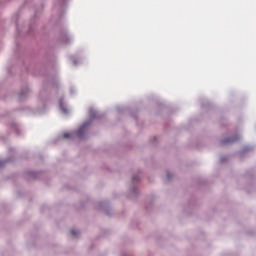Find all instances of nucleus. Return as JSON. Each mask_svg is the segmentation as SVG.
I'll use <instances>...</instances> for the list:
<instances>
[{
    "label": "nucleus",
    "mask_w": 256,
    "mask_h": 256,
    "mask_svg": "<svg viewBox=\"0 0 256 256\" xmlns=\"http://www.w3.org/2000/svg\"><path fill=\"white\" fill-rule=\"evenodd\" d=\"M89 125H91V121L85 122L80 126V128L77 131V136L79 137V139H83Z\"/></svg>",
    "instance_id": "1"
},
{
    "label": "nucleus",
    "mask_w": 256,
    "mask_h": 256,
    "mask_svg": "<svg viewBox=\"0 0 256 256\" xmlns=\"http://www.w3.org/2000/svg\"><path fill=\"white\" fill-rule=\"evenodd\" d=\"M237 139L239 138L238 137L230 138V139L224 140L223 143H233V141H237Z\"/></svg>",
    "instance_id": "2"
},
{
    "label": "nucleus",
    "mask_w": 256,
    "mask_h": 256,
    "mask_svg": "<svg viewBox=\"0 0 256 256\" xmlns=\"http://www.w3.org/2000/svg\"><path fill=\"white\" fill-rule=\"evenodd\" d=\"M63 137H64V139H70V137H72V134L69 132H66L63 134Z\"/></svg>",
    "instance_id": "3"
},
{
    "label": "nucleus",
    "mask_w": 256,
    "mask_h": 256,
    "mask_svg": "<svg viewBox=\"0 0 256 256\" xmlns=\"http://www.w3.org/2000/svg\"><path fill=\"white\" fill-rule=\"evenodd\" d=\"M71 235H73L74 237H77V235H79V231L71 230Z\"/></svg>",
    "instance_id": "4"
},
{
    "label": "nucleus",
    "mask_w": 256,
    "mask_h": 256,
    "mask_svg": "<svg viewBox=\"0 0 256 256\" xmlns=\"http://www.w3.org/2000/svg\"><path fill=\"white\" fill-rule=\"evenodd\" d=\"M133 183H135V177L132 179Z\"/></svg>",
    "instance_id": "5"
}]
</instances>
